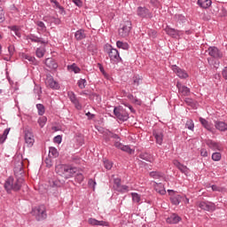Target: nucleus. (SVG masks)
<instances>
[{"mask_svg":"<svg viewBox=\"0 0 227 227\" xmlns=\"http://www.w3.org/2000/svg\"><path fill=\"white\" fill-rule=\"evenodd\" d=\"M22 184H24V178L20 177L15 180L13 176H9L5 180L4 187L7 194H12V191H13L14 192H18V191H20Z\"/></svg>","mask_w":227,"mask_h":227,"instance_id":"1","label":"nucleus"},{"mask_svg":"<svg viewBox=\"0 0 227 227\" xmlns=\"http://www.w3.org/2000/svg\"><path fill=\"white\" fill-rule=\"evenodd\" d=\"M55 171L62 178L68 179L72 178L77 173V168L70 165L60 164L56 166Z\"/></svg>","mask_w":227,"mask_h":227,"instance_id":"2","label":"nucleus"},{"mask_svg":"<svg viewBox=\"0 0 227 227\" xmlns=\"http://www.w3.org/2000/svg\"><path fill=\"white\" fill-rule=\"evenodd\" d=\"M31 214L35 217L36 221H44V219H47V209L44 205L34 207Z\"/></svg>","mask_w":227,"mask_h":227,"instance_id":"3","label":"nucleus"},{"mask_svg":"<svg viewBox=\"0 0 227 227\" xmlns=\"http://www.w3.org/2000/svg\"><path fill=\"white\" fill-rule=\"evenodd\" d=\"M114 114L119 121H127L129 120V113L121 106H115L114 108Z\"/></svg>","mask_w":227,"mask_h":227,"instance_id":"4","label":"nucleus"},{"mask_svg":"<svg viewBox=\"0 0 227 227\" xmlns=\"http://www.w3.org/2000/svg\"><path fill=\"white\" fill-rule=\"evenodd\" d=\"M132 31V22L125 21L123 25L119 28V36L121 38H127Z\"/></svg>","mask_w":227,"mask_h":227,"instance_id":"5","label":"nucleus"},{"mask_svg":"<svg viewBox=\"0 0 227 227\" xmlns=\"http://www.w3.org/2000/svg\"><path fill=\"white\" fill-rule=\"evenodd\" d=\"M107 54L110 58L111 63H120L121 61V57H120V52L118 50L113 48V46H109L107 50Z\"/></svg>","mask_w":227,"mask_h":227,"instance_id":"6","label":"nucleus"},{"mask_svg":"<svg viewBox=\"0 0 227 227\" xmlns=\"http://www.w3.org/2000/svg\"><path fill=\"white\" fill-rule=\"evenodd\" d=\"M137 17H140V19H152L153 17L150 9L143 6H138L137 8Z\"/></svg>","mask_w":227,"mask_h":227,"instance_id":"7","label":"nucleus"},{"mask_svg":"<svg viewBox=\"0 0 227 227\" xmlns=\"http://www.w3.org/2000/svg\"><path fill=\"white\" fill-rule=\"evenodd\" d=\"M197 206L200 210H206V212H214L215 210V204L208 201H200Z\"/></svg>","mask_w":227,"mask_h":227,"instance_id":"8","label":"nucleus"},{"mask_svg":"<svg viewBox=\"0 0 227 227\" xmlns=\"http://www.w3.org/2000/svg\"><path fill=\"white\" fill-rule=\"evenodd\" d=\"M153 136L157 145H162L164 141V131L161 129H154L153 130Z\"/></svg>","mask_w":227,"mask_h":227,"instance_id":"9","label":"nucleus"},{"mask_svg":"<svg viewBox=\"0 0 227 227\" xmlns=\"http://www.w3.org/2000/svg\"><path fill=\"white\" fill-rule=\"evenodd\" d=\"M114 189L118 192H129V187L127 185H121V179H114Z\"/></svg>","mask_w":227,"mask_h":227,"instance_id":"10","label":"nucleus"},{"mask_svg":"<svg viewBox=\"0 0 227 227\" xmlns=\"http://www.w3.org/2000/svg\"><path fill=\"white\" fill-rule=\"evenodd\" d=\"M171 70L174 74H176L177 77H180V79H187V77H189L187 72L178 67L176 65L171 66Z\"/></svg>","mask_w":227,"mask_h":227,"instance_id":"11","label":"nucleus"},{"mask_svg":"<svg viewBox=\"0 0 227 227\" xmlns=\"http://www.w3.org/2000/svg\"><path fill=\"white\" fill-rule=\"evenodd\" d=\"M176 88L178 90L179 95H181L182 97H189V95H191V89H189L187 86L177 82Z\"/></svg>","mask_w":227,"mask_h":227,"instance_id":"12","label":"nucleus"},{"mask_svg":"<svg viewBox=\"0 0 227 227\" xmlns=\"http://www.w3.org/2000/svg\"><path fill=\"white\" fill-rule=\"evenodd\" d=\"M208 54L211 56V58H215V59H219V58H223V53L217 47L210 46L207 49Z\"/></svg>","mask_w":227,"mask_h":227,"instance_id":"13","label":"nucleus"},{"mask_svg":"<svg viewBox=\"0 0 227 227\" xmlns=\"http://www.w3.org/2000/svg\"><path fill=\"white\" fill-rule=\"evenodd\" d=\"M199 121L201 123L202 127H204V129H206V130H208V132H215V129H214V124H212V122L207 121L205 118L200 117L199 119Z\"/></svg>","mask_w":227,"mask_h":227,"instance_id":"14","label":"nucleus"},{"mask_svg":"<svg viewBox=\"0 0 227 227\" xmlns=\"http://www.w3.org/2000/svg\"><path fill=\"white\" fill-rule=\"evenodd\" d=\"M206 145L208 146V148H210V150H213V152H221V145H219V143L214 140H206Z\"/></svg>","mask_w":227,"mask_h":227,"instance_id":"15","label":"nucleus"},{"mask_svg":"<svg viewBox=\"0 0 227 227\" xmlns=\"http://www.w3.org/2000/svg\"><path fill=\"white\" fill-rule=\"evenodd\" d=\"M68 98L75 106L76 109H82V106H81V103H79V99H77V97L75 96V93L70 91L67 93Z\"/></svg>","mask_w":227,"mask_h":227,"instance_id":"16","label":"nucleus"},{"mask_svg":"<svg viewBox=\"0 0 227 227\" xmlns=\"http://www.w3.org/2000/svg\"><path fill=\"white\" fill-rule=\"evenodd\" d=\"M27 40H30V42H34L35 43H43V45L47 43V42L43 37H38L34 34L27 35Z\"/></svg>","mask_w":227,"mask_h":227,"instance_id":"17","label":"nucleus"},{"mask_svg":"<svg viewBox=\"0 0 227 227\" xmlns=\"http://www.w3.org/2000/svg\"><path fill=\"white\" fill-rule=\"evenodd\" d=\"M88 223H89V224H91V226H106V227H109V222L98 221L95 218H89Z\"/></svg>","mask_w":227,"mask_h":227,"instance_id":"18","label":"nucleus"},{"mask_svg":"<svg viewBox=\"0 0 227 227\" xmlns=\"http://www.w3.org/2000/svg\"><path fill=\"white\" fill-rule=\"evenodd\" d=\"M165 33H167L168 36H172V38H176V36H180V33H182V31L171 28L169 26H167L165 27Z\"/></svg>","mask_w":227,"mask_h":227,"instance_id":"19","label":"nucleus"},{"mask_svg":"<svg viewBox=\"0 0 227 227\" xmlns=\"http://www.w3.org/2000/svg\"><path fill=\"white\" fill-rule=\"evenodd\" d=\"M215 128L220 132H226L227 123L223 121H214Z\"/></svg>","mask_w":227,"mask_h":227,"instance_id":"20","label":"nucleus"},{"mask_svg":"<svg viewBox=\"0 0 227 227\" xmlns=\"http://www.w3.org/2000/svg\"><path fill=\"white\" fill-rule=\"evenodd\" d=\"M182 221V217L177 214H172L169 217L167 218V223L168 224H178Z\"/></svg>","mask_w":227,"mask_h":227,"instance_id":"21","label":"nucleus"},{"mask_svg":"<svg viewBox=\"0 0 227 227\" xmlns=\"http://www.w3.org/2000/svg\"><path fill=\"white\" fill-rule=\"evenodd\" d=\"M174 166H176V168H177L179 171H181V173H184V175H187V173H189V168H187V166L180 163L178 160H174Z\"/></svg>","mask_w":227,"mask_h":227,"instance_id":"22","label":"nucleus"},{"mask_svg":"<svg viewBox=\"0 0 227 227\" xmlns=\"http://www.w3.org/2000/svg\"><path fill=\"white\" fill-rule=\"evenodd\" d=\"M25 143H27L28 146H33V145L35 144V138H34L33 133L29 131H27L25 133Z\"/></svg>","mask_w":227,"mask_h":227,"instance_id":"23","label":"nucleus"},{"mask_svg":"<svg viewBox=\"0 0 227 227\" xmlns=\"http://www.w3.org/2000/svg\"><path fill=\"white\" fill-rule=\"evenodd\" d=\"M154 190L161 196H164V194H166V188L164 187V184H162V183H154Z\"/></svg>","mask_w":227,"mask_h":227,"instance_id":"24","label":"nucleus"},{"mask_svg":"<svg viewBox=\"0 0 227 227\" xmlns=\"http://www.w3.org/2000/svg\"><path fill=\"white\" fill-rule=\"evenodd\" d=\"M197 4L204 10H207V8L212 6V0H198Z\"/></svg>","mask_w":227,"mask_h":227,"instance_id":"25","label":"nucleus"},{"mask_svg":"<svg viewBox=\"0 0 227 227\" xmlns=\"http://www.w3.org/2000/svg\"><path fill=\"white\" fill-rule=\"evenodd\" d=\"M46 83L48 84V86H50V88H51L52 90H58L59 88V83H58V82L54 81V78L50 77L47 81Z\"/></svg>","mask_w":227,"mask_h":227,"instance_id":"26","label":"nucleus"},{"mask_svg":"<svg viewBox=\"0 0 227 227\" xmlns=\"http://www.w3.org/2000/svg\"><path fill=\"white\" fill-rule=\"evenodd\" d=\"M45 65L48 68H53V70L58 68V63H56V60L53 59H46Z\"/></svg>","mask_w":227,"mask_h":227,"instance_id":"27","label":"nucleus"},{"mask_svg":"<svg viewBox=\"0 0 227 227\" xmlns=\"http://www.w3.org/2000/svg\"><path fill=\"white\" fill-rule=\"evenodd\" d=\"M139 159H142V160H146V162H153V157H152V154L148 153H141L139 154Z\"/></svg>","mask_w":227,"mask_h":227,"instance_id":"28","label":"nucleus"},{"mask_svg":"<svg viewBox=\"0 0 227 227\" xmlns=\"http://www.w3.org/2000/svg\"><path fill=\"white\" fill-rule=\"evenodd\" d=\"M49 184L51 187H61L63 185V183L56 177L50 179Z\"/></svg>","mask_w":227,"mask_h":227,"instance_id":"29","label":"nucleus"},{"mask_svg":"<svg viewBox=\"0 0 227 227\" xmlns=\"http://www.w3.org/2000/svg\"><path fill=\"white\" fill-rule=\"evenodd\" d=\"M74 37L76 40L81 41L86 38V34L84 33V29H79L75 32Z\"/></svg>","mask_w":227,"mask_h":227,"instance_id":"30","label":"nucleus"},{"mask_svg":"<svg viewBox=\"0 0 227 227\" xmlns=\"http://www.w3.org/2000/svg\"><path fill=\"white\" fill-rule=\"evenodd\" d=\"M68 72H74V74H79L81 72V67H77V64L73 63L67 66Z\"/></svg>","mask_w":227,"mask_h":227,"instance_id":"31","label":"nucleus"},{"mask_svg":"<svg viewBox=\"0 0 227 227\" xmlns=\"http://www.w3.org/2000/svg\"><path fill=\"white\" fill-rule=\"evenodd\" d=\"M116 45H117L118 49H122L123 51H129V49L130 47L129 45V43L121 42V41H117Z\"/></svg>","mask_w":227,"mask_h":227,"instance_id":"32","label":"nucleus"},{"mask_svg":"<svg viewBox=\"0 0 227 227\" xmlns=\"http://www.w3.org/2000/svg\"><path fill=\"white\" fill-rule=\"evenodd\" d=\"M50 3L54 4L53 8H58L59 10V13H65V8L59 4V2H58V0H50Z\"/></svg>","mask_w":227,"mask_h":227,"instance_id":"33","label":"nucleus"},{"mask_svg":"<svg viewBox=\"0 0 227 227\" xmlns=\"http://www.w3.org/2000/svg\"><path fill=\"white\" fill-rule=\"evenodd\" d=\"M35 24L37 26V31H41V33H45V31H47V27L43 21L38 20L35 22Z\"/></svg>","mask_w":227,"mask_h":227,"instance_id":"34","label":"nucleus"},{"mask_svg":"<svg viewBox=\"0 0 227 227\" xmlns=\"http://www.w3.org/2000/svg\"><path fill=\"white\" fill-rule=\"evenodd\" d=\"M59 153H58V149L56 147H50L49 148V156L51 157V159H56V157H59Z\"/></svg>","mask_w":227,"mask_h":227,"instance_id":"35","label":"nucleus"},{"mask_svg":"<svg viewBox=\"0 0 227 227\" xmlns=\"http://www.w3.org/2000/svg\"><path fill=\"white\" fill-rule=\"evenodd\" d=\"M170 200L173 205H180V203L182 202V196L174 195L170 197Z\"/></svg>","mask_w":227,"mask_h":227,"instance_id":"36","label":"nucleus"},{"mask_svg":"<svg viewBox=\"0 0 227 227\" xmlns=\"http://www.w3.org/2000/svg\"><path fill=\"white\" fill-rule=\"evenodd\" d=\"M131 197H132L133 203H140L141 202V195H139V193L132 192Z\"/></svg>","mask_w":227,"mask_h":227,"instance_id":"37","label":"nucleus"},{"mask_svg":"<svg viewBox=\"0 0 227 227\" xmlns=\"http://www.w3.org/2000/svg\"><path fill=\"white\" fill-rule=\"evenodd\" d=\"M149 176L152 178H154L155 180H157L159 178H162V173H160L159 171H152V172H150Z\"/></svg>","mask_w":227,"mask_h":227,"instance_id":"38","label":"nucleus"},{"mask_svg":"<svg viewBox=\"0 0 227 227\" xmlns=\"http://www.w3.org/2000/svg\"><path fill=\"white\" fill-rule=\"evenodd\" d=\"M36 108H37V111H38V114L40 116H43V114H45V106H43V105L37 104Z\"/></svg>","mask_w":227,"mask_h":227,"instance_id":"39","label":"nucleus"},{"mask_svg":"<svg viewBox=\"0 0 227 227\" xmlns=\"http://www.w3.org/2000/svg\"><path fill=\"white\" fill-rule=\"evenodd\" d=\"M185 128L189 130H194V121L192 119L186 121Z\"/></svg>","mask_w":227,"mask_h":227,"instance_id":"40","label":"nucleus"},{"mask_svg":"<svg viewBox=\"0 0 227 227\" xmlns=\"http://www.w3.org/2000/svg\"><path fill=\"white\" fill-rule=\"evenodd\" d=\"M221 153H214L211 156L212 160H214L215 162H219V160H221Z\"/></svg>","mask_w":227,"mask_h":227,"instance_id":"41","label":"nucleus"},{"mask_svg":"<svg viewBox=\"0 0 227 227\" xmlns=\"http://www.w3.org/2000/svg\"><path fill=\"white\" fill-rule=\"evenodd\" d=\"M77 84H78V88H80V90H84V88H86V84H87L86 79H80L77 82Z\"/></svg>","mask_w":227,"mask_h":227,"instance_id":"42","label":"nucleus"},{"mask_svg":"<svg viewBox=\"0 0 227 227\" xmlns=\"http://www.w3.org/2000/svg\"><path fill=\"white\" fill-rule=\"evenodd\" d=\"M45 55V51L42 48H37L36 51H35V56L37 58H43V56Z\"/></svg>","mask_w":227,"mask_h":227,"instance_id":"43","label":"nucleus"},{"mask_svg":"<svg viewBox=\"0 0 227 227\" xmlns=\"http://www.w3.org/2000/svg\"><path fill=\"white\" fill-rule=\"evenodd\" d=\"M104 166L106 169H111L113 168V161H110L109 160H104Z\"/></svg>","mask_w":227,"mask_h":227,"instance_id":"44","label":"nucleus"},{"mask_svg":"<svg viewBox=\"0 0 227 227\" xmlns=\"http://www.w3.org/2000/svg\"><path fill=\"white\" fill-rule=\"evenodd\" d=\"M44 162H45L47 168H52V158L51 157L48 156V158H46L44 160Z\"/></svg>","mask_w":227,"mask_h":227,"instance_id":"45","label":"nucleus"},{"mask_svg":"<svg viewBox=\"0 0 227 227\" xmlns=\"http://www.w3.org/2000/svg\"><path fill=\"white\" fill-rule=\"evenodd\" d=\"M23 59H27V61H29L30 63H35V61H36V59H35V57H31L27 54L23 55Z\"/></svg>","mask_w":227,"mask_h":227,"instance_id":"46","label":"nucleus"},{"mask_svg":"<svg viewBox=\"0 0 227 227\" xmlns=\"http://www.w3.org/2000/svg\"><path fill=\"white\" fill-rule=\"evenodd\" d=\"M38 123H39L40 127H44L45 123H47V117H41L38 120Z\"/></svg>","mask_w":227,"mask_h":227,"instance_id":"47","label":"nucleus"},{"mask_svg":"<svg viewBox=\"0 0 227 227\" xmlns=\"http://www.w3.org/2000/svg\"><path fill=\"white\" fill-rule=\"evenodd\" d=\"M139 84H141V79L139 78V76H134L133 77V85L139 86Z\"/></svg>","mask_w":227,"mask_h":227,"instance_id":"48","label":"nucleus"},{"mask_svg":"<svg viewBox=\"0 0 227 227\" xmlns=\"http://www.w3.org/2000/svg\"><path fill=\"white\" fill-rule=\"evenodd\" d=\"M75 180L78 182V184H82L84 181V176L82 174H77L75 176Z\"/></svg>","mask_w":227,"mask_h":227,"instance_id":"49","label":"nucleus"},{"mask_svg":"<svg viewBox=\"0 0 227 227\" xmlns=\"http://www.w3.org/2000/svg\"><path fill=\"white\" fill-rule=\"evenodd\" d=\"M121 150L122 152H127V153H132V149L129 145H122Z\"/></svg>","mask_w":227,"mask_h":227,"instance_id":"50","label":"nucleus"},{"mask_svg":"<svg viewBox=\"0 0 227 227\" xmlns=\"http://www.w3.org/2000/svg\"><path fill=\"white\" fill-rule=\"evenodd\" d=\"M176 19L178 20V22H182V24H184V22H185V20H186L184 16L181 15V14L176 15Z\"/></svg>","mask_w":227,"mask_h":227,"instance_id":"51","label":"nucleus"},{"mask_svg":"<svg viewBox=\"0 0 227 227\" xmlns=\"http://www.w3.org/2000/svg\"><path fill=\"white\" fill-rule=\"evenodd\" d=\"M0 22H4V10L0 7Z\"/></svg>","mask_w":227,"mask_h":227,"instance_id":"52","label":"nucleus"},{"mask_svg":"<svg viewBox=\"0 0 227 227\" xmlns=\"http://www.w3.org/2000/svg\"><path fill=\"white\" fill-rule=\"evenodd\" d=\"M200 155H201V157H208V152L207 151V149L202 148L200 150Z\"/></svg>","mask_w":227,"mask_h":227,"instance_id":"53","label":"nucleus"},{"mask_svg":"<svg viewBox=\"0 0 227 227\" xmlns=\"http://www.w3.org/2000/svg\"><path fill=\"white\" fill-rule=\"evenodd\" d=\"M8 52L10 56H13V52H15V47L13 45H10L8 47Z\"/></svg>","mask_w":227,"mask_h":227,"instance_id":"54","label":"nucleus"},{"mask_svg":"<svg viewBox=\"0 0 227 227\" xmlns=\"http://www.w3.org/2000/svg\"><path fill=\"white\" fill-rule=\"evenodd\" d=\"M72 3H74L76 6H78V8H81V6H82V1L81 0H71Z\"/></svg>","mask_w":227,"mask_h":227,"instance_id":"55","label":"nucleus"},{"mask_svg":"<svg viewBox=\"0 0 227 227\" xmlns=\"http://www.w3.org/2000/svg\"><path fill=\"white\" fill-rule=\"evenodd\" d=\"M96 185H97V182H95V180H93V179L89 180V186L90 187H92V189H95Z\"/></svg>","mask_w":227,"mask_h":227,"instance_id":"56","label":"nucleus"},{"mask_svg":"<svg viewBox=\"0 0 227 227\" xmlns=\"http://www.w3.org/2000/svg\"><path fill=\"white\" fill-rule=\"evenodd\" d=\"M54 143H58V145L61 144L62 138L61 136L58 135L53 139Z\"/></svg>","mask_w":227,"mask_h":227,"instance_id":"57","label":"nucleus"},{"mask_svg":"<svg viewBox=\"0 0 227 227\" xmlns=\"http://www.w3.org/2000/svg\"><path fill=\"white\" fill-rule=\"evenodd\" d=\"M222 75H223V79H225V81H227V67H223V69L222 71Z\"/></svg>","mask_w":227,"mask_h":227,"instance_id":"58","label":"nucleus"},{"mask_svg":"<svg viewBox=\"0 0 227 227\" xmlns=\"http://www.w3.org/2000/svg\"><path fill=\"white\" fill-rule=\"evenodd\" d=\"M52 21L54 22V24H56V26H59V24H61V20H59V18H54L52 17Z\"/></svg>","mask_w":227,"mask_h":227,"instance_id":"59","label":"nucleus"},{"mask_svg":"<svg viewBox=\"0 0 227 227\" xmlns=\"http://www.w3.org/2000/svg\"><path fill=\"white\" fill-rule=\"evenodd\" d=\"M108 136L110 137H113L114 139H120V136H118V135H116V134L111 132V131H109Z\"/></svg>","mask_w":227,"mask_h":227,"instance_id":"60","label":"nucleus"},{"mask_svg":"<svg viewBox=\"0 0 227 227\" xmlns=\"http://www.w3.org/2000/svg\"><path fill=\"white\" fill-rule=\"evenodd\" d=\"M18 166V168H14V173H17V171H22V161H20Z\"/></svg>","mask_w":227,"mask_h":227,"instance_id":"61","label":"nucleus"},{"mask_svg":"<svg viewBox=\"0 0 227 227\" xmlns=\"http://www.w3.org/2000/svg\"><path fill=\"white\" fill-rule=\"evenodd\" d=\"M72 160H73V162L79 164V162H81V158H79L78 156H73Z\"/></svg>","mask_w":227,"mask_h":227,"instance_id":"62","label":"nucleus"},{"mask_svg":"<svg viewBox=\"0 0 227 227\" xmlns=\"http://www.w3.org/2000/svg\"><path fill=\"white\" fill-rule=\"evenodd\" d=\"M9 29H11V31H13L15 33L16 31L20 29V27L19 26H12V27H9Z\"/></svg>","mask_w":227,"mask_h":227,"instance_id":"63","label":"nucleus"},{"mask_svg":"<svg viewBox=\"0 0 227 227\" xmlns=\"http://www.w3.org/2000/svg\"><path fill=\"white\" fill-rule=\"evenodd\" d=\"M184 102L187 104V106H192L193 101L191 98H186Z\"/></svg>","mask_w":227,"mask_h":227,"instance_id":"64","label":"nucleus"}]
</instances>
